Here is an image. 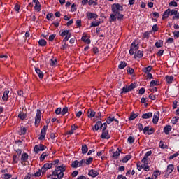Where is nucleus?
<instances>
[{"mask_svg": "<svg viewBox=\"0 0 179 179\" xmlns=\"http://www.w3.org/2000/svg\"><path fill=\"white\" fill-rule=\"evenodd\" d=\"M111 8L113 13L110 14V22H115V20H117V17L115 16L120 15V13L124 10V8H122V6L119 3L113 4Z\"/></svg>", "mask_w": 179, "mask_h": 179, "instance_id": "f257e3e1", "label": "nucleus"}, {"mask_svg": "<svg viewBox=\"0 0 179 179\" xmlns=\"http://www.w3.org/2000/svg\"><path fill=\"white\" fill-rule=\"evenodd\" d=\"M66 170L65 165L56 166L55 171L52 172V176L57 177L58 179H62L64 177V172Z\"/></svg>", "mask_w": 179, "mask_h": 179, "instance_id": "f03ea898", "label": "nucleus"}, {"mask_svg": "<svg viewBox=\"0 0 179 179\" xmlns=\"http://www.w3.org/2000/svg\"><path fill=\"white\" fill-rule=\"evenodd\" d=\"M47 129H48V124L46 126H43V127L42 128L41 132V136L38 138L40 141H43L45 139V134L47 132Z\"/></svg>", "mask_w": 179, "mask_h": 179, "instance_id": "7ed1b4c3", "label": "nucleus"}, {"mask_svg": "<svg viewBox=\"0 0 179 179\" xmlns=\"http://www.w3.org/2000/svg\"><path fill=\"white\" fill-rule=\"evenodd\" d=\"M52 167V163H46L43 165V166L41 169V171L42 174H44L47 170H50Z\"/></svg>", "mask_w": 179, "mask_h": 179, "instance_id": "20e7f679", "label": "nucleus"}, {"mask_svg": "<svg viewBox=\"0 0 179 179\" xmlns=\"http://www.w3.org/2000/svg\"><path fill=\"white\" fill-rule=\"evenodd\" d=\"M45 148H47V147H45L43 144L36 145L34 147V152H36V153H38V152H40V151L45 150Z\"/></svg>", "mask_w": 179, "mask_h": 179, "instance_id": "39448f33", "label": "nucleus"}, {"mask_svg": "<svg viewBox=\"0 0 179 179\" xmlns=\"http://www.w3.org/2000/svg\"><path fill=\"white\" fill-rule=\"evenodd\" d=\"M41 121V111L37 110L36 115L35 117V125H37Z\"/></svg>", "mask_w": 179, "mask_h": 179, "instance_id": "423d86ee", "label": "nucleus"}, {"mask_svg": "<svg viewBox=\"0 0 179 179\" xmlns=\"http://www.w3.org/2000/svg\"><path fill=\"white\" fill-rule=\"evenodd\" d=\"M131 45L134 46V48H131V49L129 50V54H130V55H134V54H135V52H136V50H138L139 47H138V45H135V42H133L131 43Z\"/></svg>", "mask_w": 179, "mask_h": 179, "instance_id": "0eeeda50", "label": "nucleus"}, {"mask_svg": "<svg viewBox=\"0 0 179 179\" xmlns=\"http://www.w3.org/2000/svg\"><path fill=\"white\" fill-rule=\"evenodd\" d=\"M103 128V123L101 121H98L94 127H92L93 131H99V129H101Z\"/></svg>", "mask_w": 179, "mask_h": 179, "instance_id": "6e6552de", "label": "nucleus"}, {"mask_svg": "<svg viewBox=\"0 0 179 179\" xmlns=\"http://www.w3.org/2000/svg\"><path fill=\"white\" fill-rule=\"evenodd\" d=\"M101 138L102 139H110V138H111V136L108 134V131L103 130L102 134L101 135Z\"/></svg>", "mask_w": 179, "mask_h": 179, "instance_id": "1a4fd4ad", "label": "nucleus"}, {"mask_svg": "<svg viewBox=\"0 0 179 179\" xmlns=\"http://www.w3.org/2000/svg\"><path fill=\"white\" fill-rule=\"evenodd\" d=\"M88 176L94 178L95 177H97V176H99V171L94 169H91L88 173Z\"/></svg>", "mask_w": 179, "mask_h": 179, "instance_id": "9d476101", "label": "nucleus"}, {"mask_svg": "<svg viewBox=\"0 0 179 179\" xmlns=\"http://www.w3.org/2000/svg\"><path fill=\"white\" fill-rule=\"evenodd\" d=\"M159 117H160V114L159 113L154 114V117L152 119L153 124H157V122H159Z\"/></svg>", "mask_w": 179, "mask_h": 179, "instance_id": "9b49d317", "label": "nucleus"}, {"mask_svg": "<svg viewBox=\"0 0 179 179\" xmlns=\"http://www.w3.org/2000/svg\"><path fill=\"white\" fill-rule=\"evenodd\" d=\"M171 129H173V128L170 125H166L164 128V132L166 135H169Z\"/></svg>", "mask_w": 179, "mask_h": 179, "instance_id": "f8f14e48", "label": "nucleus"}, {"mask_svg": "<svg viewBox=\"0 0 179 179\" xmlns=\"http://www.w3.org/2000/svg\"><path fill=\"white\" fill-rule=\"evenodd\" d=\"M35 71L36 72L40 79H43L44 78V73H42L39 68H36Z\"/></svg>", "mask_w": 179, "mask_h": 179, "instance_id": "ddd939ff", "label": "nucleus"}, {"mask_svg": "<svg viewBox=\"0 0 179 179\" xmlns=\"http://www.w3.org/2000/svg\"><path fill=\"white\" fill-rule=\"evenodd\" d=\"M87 16L90 19H97V17H99V15H97V14L92 13H87Z\"/></svg>", "mask_w": 179, "mask_h": 179, "instance_id": "4468645a", "label": "nucleus"}, {"mask_svg": "<svg viewBox=\"0 0 179 179\" xmlns=\"http://www.w3.org/2000/svg\"><path fill=\"white\" fill-rule=\"evenodd\" d=\"M152 117H153V113L151 112L145 113L142 115V118H143L144 120H148V118H152Z\"/></svg>", "mask_w": 179, "mask_h": 179, "instance_id": "2eb2a0df", "label": "nucleus"}, {"mask_svg": "<svg viewBox=\"0 0 179 179\" xmlns=\"http://www.w3.org/2000/svg\"><path fill=\"white\" fill-rule=\"evenodd\" d=\"M8 96H9V90L4 91L3 95L2 97V99L3 100V101H8Z\"/></svg>", "mask_w": 179, "mask_h": 179, "instance_id": "dca6fc26", "label": "nucleus"}, {"mask_svg": "<svg viewBox=\"0 0 179 179\" xmlns=\"http://www.w3.org/2000/svg\"><path fill=\"white\" fill-rule=\"evenodd\" d=\"M113 121H115L117 124H118V120L117 119H115L114 117L109 116L108 117V120H106V123L110 124Z\"/></svg>", "mask_w": 179, "mask_h": 179, "instance_id": "f3484780", "label": "nucleus"}, {"mask_svg": "<svg viewBox=\"0 0 179 179\" xmlns=\"http://www.w3.org/2000/svg\"><path fill=\"white\" fill-rule=\"evenodd\" d=\"M165 79L167 83H173V80H174V77L173 76H166Z\"/></svg>", "mask_w": 179, "mask_h": 179, "instance_id": "a211bd4d", "label": "nucleus"}, {"mask_svg": "<svg viewBox=\"0 0 179 179\" xmlns=\"http://www.w3.org/2000/svg\"><path fill=\"white\" fill-rule=\"evenodd\" d=\"M170 16V8L167 9L163 14L162 19L164 20V19H167Z\"/></svg>", "mask_w": 179, "mask_h": 179, "instance_id": "6ab92c4d", "label": "nucleus"}, {"mask_svg": "<svg viewBox=\"0 0 179 179\" xmlns=\"http://www.w3.org/2000/svg\"><path fill=\"white\" fill-rule=\"evenodd\" d=\"M173 170H174V165L173 164H169L167 166V173H169V174H171L173 173Z\"/></svg>", "mask_w": 179, "mask_h": 179, "instance_id": "aec40b11", "label": "nucleus"}, {"mask_svg": "<svg viewBox=\"0 0 179 179\" xmlns=\"http://www.w3.org/2000/svg\"><path fill=\"white\" fill-rule=\"evenodd\" d=\"M96 115V112L93 111L92 109L88 110V118H93Z\"/></svg>", "mask_w": 179, "mask_h": 179, "instance_id": "412c9836", "label": "nucleus"}, {"mask_svg": "<svg viewBox=\"0 0 179 179\" xmlns=\"http://www.w3.org/2000/svg\"><path fill=\"white\" fill-rule=\"evenodd\" d=\"M142 58L143 57V51H141V50H138L137 54L136 53L134 55V58Z\"/></svg>", "mask_w": 179, "mask_h": 179, "instance_id": "4be33fe9", "label": "nucleus"}, {"mask_svg": "<svg viewBox=\"0 0 179 179\" xmlns=\"http://www.w3.org/2000/svg\"><path fill=\"white\" fill-rule=\"evenodd\" d=\"M27 159H29V155L27 153L22 154L21 157L22 162H27Z\"/></svg>", "mask_w": 179, "mask_h": 179, "instance_id": "5701e85b", "label": "nucleus"}, {"mask_svg": "<svg viewBox=\"0 0 179 179\" xmlns=\"http://www.w3.org/2000/svg\"><path fill=\"white\" fill-rule=\"evenodd\" d=\"M48 155H49L48 152H43V154L40 157L41 162H44V160L45 159V157H47Z\"/></svg>", "mask_w": 179, "mask_h": 179, "instance_id": "b1692460", "label": "nucleus"}, {"mask_svg": "<svg viewBox=\"0 0 179 179\" xmlns=\"http://www.w3.org/2000/svg\"><path fill=\"white\" fill-rule=\"evenodd\" d=\"M71 167H73V169H77V167H79V161L76 160L73 162L71 164Z\"/></svg>", "mask_w": 179, "mask_h": 179, "instance_id": "393cba45", "label": "nucleus"}, {"mask_svg": "<svg viewBox=\"0 0 179 179\" xmlns=\"http://www.w3.org/2000/svg\"><path fill=\"white\" fill-rule=\"evenodd\" d=\"M128 92H130L129 87L124 86L122 91H121V94L128 93Z\"/></svg>", "mask_w": 179, "mask_h": 179, "instance_id": "a878e982", "label": "nucleus"}, {"mask_svg": "<svg viewBox=\"0 0 179 179\" xmlns=\"http://www.w3.org/2000/svg\"><path fill=\"white\" fill-rule=\"evenodd\" d=\"M138 115H139V113H131L129 120L130 121H134V120H135V118H136V117H138Z\"/></svg>", "mask_w": 179, "mask_h": 179, "instance_id": "bb28decb", "label": "nucleus"}, {"mask_svg": "<svg viewBox=\"0 0 179 179\" xmlns=\"http://www.w3.org/2000/svg\"><path fill=\"white\" fill-rule=\"evenodd\" d=\"M38 44L39 45H41V47H44L45 45H47V41L44 39H41L38 41Z\"/></svg>", "mask_w": 179, "mask_h": 179, "instance_id": "cd10ccee", "label": "nucleus"}, {"mask_svg": "<svg viewBox=\"0 0 179 179\" xmlns=\"http://www.w3.org/2000/svg\"><path fill=\"white\" fill-rule=\"evenodd\" d=\"M127 66V62H121L120 64L118 66L119 69H124Z\"/></svg>", "mask_w": 179, "mask_h": 179, "instance_id": "c85d7f7f", "label": "nucleus"}, {"mask_svg": "<svg viewBox=\"0 0 179 179\" xmlns=\"http://www.w3.org/2000/svg\"><path fill=\"white\" fill-rule=\"evenodd\" d=\"M87 150H89V149L87 148V145H84L82 146V153L83 155L86 154Z\"/></svg>", "mask_w": 179, "mask_h": 179, "instance_id": "c756f323", "label": "nucleus"}, {"mask_svg": "<svg viewBox=\"0 0 179 179\" xmlns=\"http://www.w3.org/2000/svg\"><path fill=\"white\" fill-rule=\"evenodd\" d=\"M143 72H145V73H149V72H150V71H152V66H148L146 68H144L143 69Z\"/></svg>", "mask_w": 179, "mask_h": 179, "instance_id": "7c9ffc66", "label": "nucleus"}, {"mask_svg": "<svg viewBox=\"0 0 179 179\" xmlns=\"http://www.w3.org/2000/svg\"><path fill=\"white\" fill-rule=\"evenodd\" d=\"M34 9L35 10H38V12L41 10V5L40 3L35 4Z\"/></svg>", "mask_w": 179, "mask_h": 179, "instance_id": "2f4dec72", "label": "nucleus"}, {"mask_svg": "<svg viewBox=\"0 0 179 179\" xmlns=\"http://www.w3.org/2000/svg\"><path fill=\"white\" fill-rule=\"evenodd\" d=\"M100 23H101L100 21H98V22L94 21L91 23V27H96V26H100Z\"/></svg>", "mask_w": 179, "mask_h": 179, "instance_id": "473e14b6", "label": "nucleus"}, {"mask_svg": "<svg viewBox=\"0 0 179 179\" xmlns=\"http://www.w3.org/2000/svg\"><path fill=\"white\" fill-rule=\"evenodd\" d=\"M70 34H71V32H69V30H64L63 32H62L60 34V36L62 37H64V36H68Z\"/></svg>", "mask_w": 179, "mask_h": 179, "instance_id": "72a5a7b5", "label": "nucleus"}, {"mask_svg": "<svg viewBox=\"0 0 179 179\" xmlns=\"http://www.w3.org/2000/svg\"><path fill=\"white\" fill-rule=\"evenodd\" d=\"M155 46L157 47V48H160V47H163V43L162 42V41H157L155 43Z\"/></svg>", "mask_w": 179, "mask_h": 179, "instance_id": "f704fd0d", "label": "nucleus"}, {"mask_svg": "<svg viewBox=\"0 0 179 179\" xmlns=\"http://www.w3.org/2000/svg\"><path fill=\"white\" fill-rule=\"evenodd\" d=\"M78 129V126L74 125V127L73 126H72L71 130L69 131V134L72 135L73 134V131H76V129Z\"/></svg>", "mask_w": 179, "mask_h": 179, "instance_id": "c9c22d12", "label": "nucleus"}, {"mask_svg": "<svg viewBox=\"0 0 179 179\" xmlns=\"http://www.w3.org/2000/svg\"><path fill=\"white\" fill-rule=\"evenodd\" d=\"M128 87H129V90L131 92V90H134V89H135V87H136V83H133L129 86H128Z\"/></svg>", "mask_w": 179, "mask_h": 179, "instance_id": "e433bc0d", "label": "nucleus"}, {"mask_svg": "<svg viewBox=\"0 0 179 179\" xmlns=\"http://www.w3.org/2000/svg\"><path fill=\"white\" fill-rule=\"evenodd\" d=\"M131 159V155H126L123 159H122V162L123 163H127V162H128V160Z\"/></svg>", "mask_w": 179, "mask_h": 179, "instance_id": "4c0bfd02", "label": "nucleus"}, {"mask_svg": "<svg viewBox=\"0 0 179 179\" xmlns=\"http://www.w3.org/2000/svg\"><path fill=\"white\" fill-rule=\"evenodd\" d=\"M149 158H146L145 157H143V159L141 160V162L143 163V165H146L149 164Z\"/></svg>", "mask_w": 179, "mask_h": 179, "instance_id": "58836bf2", "label": "nucleus"}, {"mask_svg": "<svg viewBox=\"0 0 179 179\" xmlns=\"http://www.w3.org/2000/svg\"><path fill=\"white\" fill-rule=\"evenodd\" d=\"M81 39L83 41H84V43H87V44H90V39L87 38L86 36H83Z\"/></svg>", "mask_w": 179, "mask_h": 179, "instance_id": "ea45409f", "label": "nucleus"}, {"mask_svg": "<svg viewBox=\"0 0 179 179\" xmlns=\"http://www.w3.org/2000/svg\"><path fill=\"white\" fill-rule=\"evenodd\" d=\"M68 113V107L65 106L62 110V115H65Z\"/></svg>", "mask_w": 179, "mask_h": 179, "instance_id": "a19ab883", "label": "nucleus"}, {"mask_svg": "<svg viewBox=\"0 0 179 179\" xmlns=\"http://www.w3.org/2000/svg\"><path fill=\"white\" fill-rule=\"evenodd\" d=\"M92 162H93V158L89 157L88 159H86L85 164H87V166H89V164L92 163Z\"/></svg>", "mask_w": 179, "mask_h": 179, "instance_id": "79ce46f5", "label": "nucleus"}, {"mask_svg": "<svg viewBox=\"0 0 179 179\" xmlns=\"http://www.w3.org/2000/svg\"><path fill=\"white\" fill-rule=\"evenodd\" d=\"M57 59H51L50 60V65L51 66H54V65H57Z\"/></svg>", "mask_w": 179, "mask_h": 179, "instance_id": "37998d69", "label": "nucleus"}, {"mask_svg": "<svg viewBox=\"0 0 179 179\" xmlns=\"http://www.w3.org/2000/svg\"><path fill=\"white\" fill-rule=\"evenodd\" d=\"M71 36H72L71 34H69V35H66L65 38L63 39V42H67L69 38H71Z\"/></svg>", "mask_w": 179, "mask_h": 179, "instance_id": "c03bdc74", "label": "nucleus"}, {"mask_svg": "<svg viewBox=\"0 0 179 179\" xmlns=\"http://www.w3.org/2000/svg\"><path fill=\"white\" fill-rule=\"evenodd\" d=\"M62 110L61 109V108H57L56 110H55V114L57 115H59V114H62Z\"/></svg>", "mask_w": 179, "mask_h": 179, "instance_id": "a18cd8bd", "label": "nucleus"}, {"mask_svg": "<svg viewBox=\"0 0 179 179\" xmlns=\"http://www.w3.org/2000/svg\"><path fill=\"white\" fill-rule=\"evenodd\" d=\"M127 141L129 143H134V142H135V138L132 136H129Z\"/></svg>", "mask_w": 179, "mask_h": 179, "instance_id": "49530a36", "label": "nucleus"}, {"mask_svg": "<svg viewBox=\"0 0 179 179\" xmlns=\"http://www.w3.org/2000/svg\"><path fill=\"white\" fill-rule=\"evenodd\" d=\"M179 155L178 152H176L175 154H173L172 155H171L169 157V160H173V159H174V157H177V156Z\"/></svg>", "mask_w": 179, "mask_h": 179, "instance_id": "de8ad7c7", "label": "nucleus"}, {"mask_svg": "<svg viewBox=\"0 0 179 179\" xmlns=\"http://www.w3.org/2000/svg\"><path fill=\"white\" fill-rule=\"evenodd\" d=\"M150 85L151 87H153V86H157V81L152 80L150 83Z\"/></svg>", "mask_w": 179, "mask_h": 179, "instance_id": "09e8293b", "label": "nucleus"}, {"mask_svg": "<svg viewBox=\"0 0 179 179\" xmlns=\"http://www.w3.org/2000/svg\"><path fill=\"white\" fill-rule=\"evenodd\" d=\"M137 169L139 171H141V170H142V169H143V164H142L141 163H137Z\"/></svg>", "mask_w": 179, "mask_h": 179, "instance_id": "8fccbe9b", "label": "nucleus"}, {"mask_svg": "<svg viewBox=\"0 0 179 179\" xmlns=\"http://www.w3.org/2000/svg\"><path fill=\"white\" fill-rule=\"evenodd\" d=\"M18 118H20V120H24V118H26V115L24 113H20L18 115Z\"/></svg>", "mask_w": 179, "mask_h": 179, "instance_id": "3c124183", "label": "nucleus"}, {"mask_svg": "<svg viewBox=\"0 0 179 179\" xmlns=\"http://www.w3.org/2000/svg\"><path fill=\"white\" fill-rule=\"evenodd\" d=\"M177 2H176L175 1H172L169 3V6H174L176 7L177 6Z\"/></svg>", "mask_w": 179, "mask_h": 179, "instance_id": "603ef678", "label": "nucleus"}, {"mask_svg": "<svg viewBox=\"0 0 179 179\" xmlns=\"http://www.w3.org/2000/svg\"><path fill=\"white\" fill-rule=\"evenodd\" d=\"M143 169L145 170V171H149L150 167L148 164L143 165Z\"/></svg>", "mask_w": 179, "mask_h": 179, "instance_id": "864d4df0", "label": "nucleus"}, {"mask_svg": "<svg viewBox=\"0 0 179 179\" xmlns=\"http://www.w3.org/2000/svg\"><path fill=\"white\" fill-rule=\"evenodd\" d=\"M122 19H124V15L119 13L117 14V20H122Z\"/></svg>", "mask_w": 179, "mask_h": 179, "instance_id": "5fc2aeb1", "label": "nucleus"}, {"mask_svg": "<svg viewBox=\"0 0 179 179\" xmlns=\"http://www.w3.org/2000/svg\"><path fill=\"white\" fill-rule=\"evenodd\" d=\"M145 92H146V90H145V88L142 87L138 91V94H144Z\"/></svg>", "mask_w": 179, "mask_h": 179, "instance_id": "6e6d98bb", "label": "nucleus"}, {"mask_svg": "<svg viewBox=\"0 0 179 179\" xmlns=\"http://www.w3.org/2000/svg\"><path fill=\"white\" fill-rule=\"evenodd\" d=\"M173 34L174 37H176V38H178V37H179V31H174L173 32Z\"/></svg>", "mask_w": 179, "mask_h": 179, "instance_id": "4d7b16f0", "label": "nucleus"}, {"mask_svg": "<svg viewBox=\"0 0 179 179\" xmlns=\"http://www.w3.org/2000/svg\"><path fill=\"white\" fill-rule=\"evenodd\" d=\"M85 162L86 161L85 159H82L81 161L78 162L79 167H82Z\"/></svg>", "mask_w": 179, "mask_h": 179, "instance_id": "13d9d810", "label": "nucleus"}, {"mask_svg": "<svg viewBox=\"0 0 179 179\" xmlns=\"http://www.w3.org/2000/svg\"><path fill=\"white\" fill-rule=\"evenodd\" d=\"M71 11L76 12V4L73 3L71 5Z\"/></svg>", "mask_w": 179, "mask_h": 179, "instance_id": "bf43d9fd", "label": "nucleus"}, {"mask_svg": "<svg viewBox=\"0 0 179 179\" xmlns=\"http://www.w3.org/2000/svg\"><path fill=\"white\" fill-rule=\"evenodd\" d=\"M178 121V117H173V120H171V122L172 124H177Z\"/></svg>", "mask_w": 179, "mask_h": 179, "instance_id": "052dcab7", "label": "nucleus"}, {"mask_svg": "<svg viewBox=\"0 0 179 179\" xmlns=\"http://www.w3.org/2000/svg\"><path fill=\"white\" fill-rule=\"evenodd\" d=\"M176 19H179V13L178 11L176 12V13H175L174 16L173 17V20H176Z\"/></svg>", "mask_w": 179, "mask_h": 179, "instance_id": "680f3d73", "label": "nucleus"}, {"mask_svg": "<svg viewBox=\"0 0 179 179\" xmlns=\"http://www.w3.org/2000/svg\"><path fill=\"white\" fill-rule=\"evenodd\" d=\"M118 156H120V152L116 151L113 153V157H118Z\"/></svg>", "mask_w": 179, "mask_h": 179, "instance_id": "e2e57ef3", "label": "nucleus"}, {"mask_svg": "<svg viewBox=\"0 0 179 179\" xmlns=\"http://www.w3.org/2000/svg\"><path fill=\"white\" fill-rule=\"evenodd\" d=\"M55 34H52L49 36L50 41H54V38H55Z\"/></svg>", "mask_w": 179, "mask_h": 179, "instance_id": "0e129e2a", "label": "nucleus"}, {"mask_svg": "<svg viewBox=\"0 0 179 179\" xmlns=\"http://www.w3.org/2000/svg\"><path fill=\"white\" fill-rule=\"evenodd\" d=\"M176 13H177V10H170V16H173V15H176Z\"/></svg>", "mask_w": 179, "mask_h": 179, "instance_id": "69168bd1", "label": "nucleus"}, {"mask_svg": "<svg viewBox=\"0 0 179 179\" xmlns=\"http://www.w3.org/2000/svg\"><path fill=\"white\" fill-rule=\"evenodd\" d=\"M12 178V175L9 174V173H6L4 175V179H9Z\"/></svg>", "mask_w": 179, "mask_h": 179, "instance_id": "338daca9", "label": "nucleus"}, {"mask_svg": "<svg viewBox=\"0 0 179 179\" xmlns=\"http://www.w3.org/2000/svg\"><path fill=\"white\" fill-rule=\"evenodd\" d=\"M117 179H127V177L122 176V175H119L117 176Z\"/></svg>", "mask_w": 179, "mask_h": 179, "instance_id": "774afa93", "label": "nucleus"}]
</instances>
